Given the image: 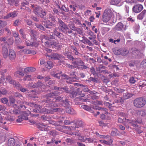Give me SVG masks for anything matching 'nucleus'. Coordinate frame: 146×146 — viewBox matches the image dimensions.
Wrapping results in <instances>:
<instances>
[{
    "instance_id": "nucleus-21",
    "label": "nucleus",
    "mask_w": 146,
    "mask_h": 146,
    "mask_svg": "<svg viewBox=\"0 0 146 146\" xmlns=\"http://www.w3.org/2000/svg\"><path fill=\"white\" fill-rule=\"evenodd\" d=\"M45 67L50 69H51L53 67V64L52 62L50 61H48L47 63L45 64Z\"/></svg>"
},
{
    "instance_id": "nucleus-28",
    "label": "nucleus",
    "mask_w": 146,
    "mask_h": 146,
    "mask_svg": "<svg viewBox=\"0 0 146 146\" xmlns=\"http://www.w3.org/2000/svg\"><path fill=\"white\" fill-rule=\"evenodd\" d=\"M67 134H68L70 135H74L76 136H77L78 137H80L81 134L79 131L76 132H72L66 133Z\"/></svg>"
},
{
    "instance_id": "nucleus-42",
    "label": "nucleus",
    "mask_w": 146,
    "mask_h": 146,
    "mask_svg": "<svg viewBox=\"0 0 146 146\" xmlns=\"http://www.w3.org/2000/svg\"><path fill=\"white\" fill-rule=\"evenodd\" d=\"M44 87V86L43 84L41 82H37V88H38V89H39V88H42Z\"/></svg>"
},
{
    "instance_id": "nucleus-34",
    "label": "nucleus",
    "mask_w": 146,
    "mask_h": 146,
    "mask_svg": "<svg viewBox=\"0 0 146 146\" xmlns=\"http://www.w3.org/2000/svg\"><path fill=\"white\" fill-rule=\"evenodd\" d=\"M133 96L132 94L126 93L123 95L124 98L125 99H127L130 98L131 97Z\"/></svg>"
},
{
    "instance_id": "nucleus-41",
    "label": "nucleus",
    "mask_w": 146,
    "mask_h": 146,
    "mask_svg": "<svg viewBox=\"0 0 146 146\" xmlns=\"http://www.w3.org/2000/svg\"><path fill=\"white\" fill-rule=\"evenodd\" d=\"M114 54L117 55H119L121 54V51L120 49H116L114 50Z\"/></svg>"
},
{
    "instance_id": "nucleus-45",
    "label": "nucleus",
    "mask_w": 146,
    "mask_h": 146,
    "mask_svg": "<svg viewBox=\"0 0 146 146\" xmlns=\"http://www.w3.org/2000/svg\"><path fill=\"white\" fill-rule=\"evenodd\" d=\"M85 16L87 17L89 16H90L92 14L91 11L90 10H88L84 12V14Z\"/></svg>"
},
{
    "instance_id": "nucleus-16",
    "label": "nucleus",
    "mask_w": 146,
    "mask_h": 146,
    "mask_svg": "<svg viewBox=\"0 0 146 146\" xmlns=\"http://www.w3.org/2000/svg\"><path fill=\"white\" fill-rule=\"evenodd\" d=\"M15 141L13 138H9L7 144L8 146H14L15 144Z\"/></svg>"
},
{
    "instance_id": "nucleus-59",
    "label": "nucleus",
    "mask_w": 146,
    "mask_h": 146,
    "mask_svg": "<svg viewBox=\"0 0 146 146\" xmlns=\"http://www.w3.org/2000/svg\"><path fill=\"white\" fill-rule=\"evenodd\" d=\"M64 123L65 125H68L73 123V122H70L69 120H65L64 121Z\"/></svg>"
},
{
    "instance_id": "nucleus-36",
    "label": "nucleus",
    "mask_w": 146,
    "mask_h": 146,
    "mask_svg": "<svg viewBox=\"0 0 146 146\" xmlns=\"http://www.w3.org/2000/svg\"><path fill=\"white\" fill-rule=\"evenodd\" d=\"M73 111V109L72 108L69 107H67L66 108V111L67 113L72 114H73L72 111Z\"/></svg>"
},
{
    "instance_id": "nucleus-39",
    "label": "nucleus",
    "mask_w": 146,
    "mask_h": 146,
    "mask_svg": "<svg viewBox=\"0 0 146 146\" xmlns=\"http://www.w3.org/2000/svg\"><path fill=\"white\" fill-rule=\"evenodd\" d=\"M19 103H20L19 104L21 108H26V106L25 105H22V104H26L27 103V102H25V101H20Z\"/></svg>"
},
{
    "instance_id": "nucleus-64",
    "label": "nucleus",
    "mask_w": 146,
    "mask_h": 146,
    "mask_svg": "<svg viewBox=\"0 0 146 146\" xmlns=\"http://www.w3.org/2000/svg\"><path fill=\"white\" fill-rule=\"evenodd\" d=\"M20 23V21L19 19L16 20L15 21L14 23V25L15 26H17L19 25Z\"/></svg>"
},
{
    "instance_id": "nucleus-10",
    "label": "nucleus",
    "mask_w": 146,
    "mask_h": 146,
    "mask_svg": "<svg viewBox=\"0 0 146 146\" xmlns=\"http://www.w3.org/2000/svg\"><path fill=\"white\" fill-rule=\"evenodd\" d=\"M73 123H74V125H75V127L78 128L80 127H82L83 125V122L80 120H76L74 121Z\"/></svg>"
},
{
    "instance_id": "nucleus-27",
    "label": "nucleus",
    "mask_w": 146,
    "mask_h": 146,
    "mask_svg": "<svg viewBox=\"0 0 146 146\" xmlns=\"http://www.w3.org/2000/svg\"><path fill=\"white\" fill-rule=\"evenodd\" d=\"M118 130L117 129L113 128L111 133L110 135L113 136H116L118 134Z\"/></svg>"
},
{
    "instance_id": "nucleus-38",
    "label": "nucleus",
    "mask_w": 146,
    "mask_h": 146,
    "mask_svg": "<svg viewBox=\"0 0 146 146\" xmlns=\"http://www.w3.org/2000/svg\"><path fill=\"white\" fill-rule=\"evenodd\" d=\"M106 67L105 66H104L102 65H100V67L97 68V70L99 71V73H102L104 71V70H102L101 69L102 68L103 69H105Z\"/></svg>"
},
{
    "instance_id": "nucleus-43",
    "label": "nucleus",
    "mask_w": 146,
    "mask_h": 146,
    "mask_svg": "<svg viewBox=\"0 0 146 146\" xmlns=\"http://www.w3.org/2000/svg\"><path fill=\"white\" fill-rule=\"evenodd\" d=\"M129 81L130 83L131 84H134L136 82L135 80L133 77H130L129 79Z\"/></svg>"
},
{
    "instance_id": "nucleus-57",
    "label": "nucleus",
    "mask_w": 146,
    "mask_h": 146,
    "mask_svg": "<svg viewBox=\"0 0 146 146\" xmlns=\"http://www.w3.org/2000/svg\"><path fill=\"white\" fill-rule=\"evenodd\" d=\"M7 92V91L5 89H3L1 90H0V93L2 94L5 95L6 94Z\"/></svg>"
},
{
    "instance_id": "nucleus-61",
    "label": "nucleus",
    "mask_w": 146,
    "mask_h": 146,
    "mask_svg": "<svg viewBox=\"0 0 146 146\" xmlns=\"http://www.w3.org/2000/svg\"><path fill=\"white\" fill-rule=\"evenodd\" d=\"M75 99L76 100V101H81L82 102H86L87 100L86 99L80 98H77Z\"/></svg>"
},
{
    "instance_id": "nucleus-24",
    "label": "nucleus",
    "mask_w": 146,
    "mask_h": 146,
    "mask_svg": "<svg viewBox=\"0 0 146 146\" xmlns=\"http://www.w3.org/2000/svg\"><path fill=\"white\" fill-rule=\"evenodd\" d=\"M69 79V80L66 81L67 83H71L72 82H76L78 80V78L76 77H70Z\"/></svg>"
},
{
    "instance_id": "nucleus-35",
    "label": "nucleus",
    "mask_w": 146,
    "mask_h": 146,
    "mask_svg": "<svg viewBox=\"0 0 146 146\" xmlns=\"http://www.w3.org/2000/svg\"><path fill=\"white\" fill-rule=\"evenodd\" d=\"M45 125L42 124H39L37 125V128H38L41 131H45Z\"/></svg>"
},
{
    "instance_id": "nucleus-14",
    "label": "nucleus",
    "mask_w": 146,
    "mask_h": 146,
    "mask_svg": "<svg viewBox=\"0 0 146 146\" xmlns=\"http://www.w3.org/2000/svg\"><path fill=\"white\" fill-rule=\"evenodd\" d=\"M146 15V10H144L137 15V18L138 19L141 20Z\"/></svg>"
},
{
    "instance_id": "nucleus-4",
    "label": "nucleus",
    "mask_w": 146,
    "mask_h": 146,
    "mask_svg": "<svg viewBox=\"0 0 146 146\" xmlns=\"http://www.w3.org/2000/svg\"><path fill=\"white\" fill-rule=\"evenodd\" d=\"M72 64L74 66L75 68H79L80 66L82 65L84 62L80 58H76L73 61Z\"/></svg>"
},
{
    "instance_id": "nucleus-1",
    "label": "nucleus",
    "mask_w": 146,
    "mask_h": 146,
    "mask_svg": "<svg viewBox=\"0 0 146 146\" xmlns=\"http://www.w3.org/2000/svg\"><path fill=\"white\" fill-rule=\"evenodd\" d=\"M58 22L59 24L58 28L60 31L65 33H68L69 34H71L72 33V31L71 30H69L67 25L62 21L59 19Z\"/></svg>"
},
{
    "instance_id": "nucleus-2",
    "label": "nucleus",
    "mask_w": 146,
    "mask_h": 146,
    "mask_svg": "<svg viewBox=\"0 0 146 146\" xmlns=\"http://www.w3.org/2000/svg\"><path fill=\"white\" fill-rule=\"evenodd\" d=\"M146 104V100L143 97H139L135 99L133 102L135 107L137 108H141L143 107Z\"/></svg>"
},
{
    "instance_id": "nucleus-53",
    "label": "nucleus",
    "mask_w": 146,
    "mask_h": 146,
    "mask_svg": "<svg viewBox=\"0 0 146 146\" xmlns=\"http://www.w3.org/2000/svg\"><path fill=\"white\" fill-rule=\"evenodd\" d=\"M60 94V93L58 92H55L54 93H50L48 94V96L49 97H52L53 96H55L56 94Z\"/></svg>"
},
{
    "instance_id": "nucleus-29",
    "label": "nucleus",
    "mask_w": 146,
    "mask_h": 146,
    "mask_svg": "<svg viewBox=\"0 0 146 146\" xmlns=\"http://www.w3.org/2000/svg\"><path fill=\"white\" fill-rule=\"evenodd\" d=\"M14 75L16 77H19L21 76H23L24 75V74L21 71H18L15 73Z\"/></svg>"
},
{
    "instance_id": "nucleus-5",
    "label": "nucleus",
    "mask_w": 146,
    "mask_h": 146,
    "mask_svg": "<svg viewBox=\"0 0 146 146\" xmlns=\"http://www.w3.org/2000/svg\"><path fill=\"white\" fill-rule=\"evenodd\" d=\"M143 8V6L140 4L134 5L133 8V11L135 13H138L141 11Z\"/></svg>"
},
{
    "instance_id": "nucleus-8",
    "label": "nucleus",
    "mask_w": 146,
    "mask_h": 146,
    "mask_svg": "<svg viewBox=\"0 0 146 146\" xmlns=\"http://www.w3.org/2000/svg\"><path fill=\"white\" fill-rule=\"evenodd\" d=\"M60 109L58 108H53L52 107L50 108L49 109H45L44 111L47 113H52L54 112H57L60 110Z\"/></svg>"
},
{
    "instance_id": "nucleus-13",
    "label": "nucleus",
    "mask_w": 146,
    "mask_h": 146,
    "mask_svg": "<svg viewBox=\"0 0 146 146\" xmlns=\"http://www.w3.org/2000/svg\"><path fill=\"white\" fill-rule=\"evenodd\" d=\"M2 53L3 56L5 58H7L8 55V50L6 47L3 46Z\"/></svg>"
},
{
    "instance_id": "nucleus-50",
    "label": "nucleus",
    "mask_w": 146,
    "mask_h": 146,
    "mask_svg": "<svg viewBox=\"0 0 146 146\" xmlns=\"http://www.w3.org/2000/svg\"><path fill=\"white\" fill-rule=\"evenodd\" d=\"M140 27L139 25H136L134 27V30L135 31H136L137 32L139 31L140 29Z\"/></svg>"
},
{
    "instance_id": "nucleus-15",
    "label": "nucleus",
    "mask_w": 146,
    "mask_h": 146,
    "mask_svg": "<svg viewBox=\"0 0 146 146\" xmlns=\"http://www.w3.org/2000/svg\"><path fill=\"white\" fill-rule=\"evenodd\" d=\"M9 57L11 60H13L15 58L16 55L15 52L12 50H9Z\"/></svg>"
},
{
    "instance_id": "nucleus-20",
    "label": "nucleus",
    "mask_w": 146,
    "mask_h": 146,
    "mask_svg": "<svg viewBox=\"0 0 146 146\" xmlns=\"http://www.w3.org/2000/svg\"><path fill=\"white\" fill-rule=\"evenodd\" d=\"M9 102L11 104H13V106L14 108L17 107V105L14 104L15 100V98L12 96H10L9 97Z\"/></svg>"
},
{
    "instance_id": "nucleus-47",
    "label": "nucleus",
    "mask_w": 146,
    "mask_h": 146,
    "mask_svg": "<svg viewBox=\"0 0 146 146\" xmlns=\"http://www.w3.org/2000/svg\"><path fill=\"white\" fill-rule=\"evenodd\" d=\"M1 100V102L4 104H7L8 101V100L6 98H2Z\"/></svg>"
},
{
    "instance_id": "nucleus-54",
    "label": "nucleus",
    "mask_w": 146,
    "mask_h": 146,
    "mask_svg": "<svg viewBox=\"0 0 146 146\" xmlns=\"http://www.w3.org/2000/svg\"><path fill=\"white\" fill-rule=\"evenodd\" d=\"M66 56L69 60H72V61L74 59V57L70 54H67Z\"/></svg>"
},
{
    "instance_id": "nucleus-31",
    "label": "nucleus",
    "mask_w": 146,
    "mask_h": 146,
    "mask_svg": "<svg viewBox=\"0 0 146 146\" xmlns=\"http://www.w3.org/2000/svg\"><path fill=\"white\" fill-rule=\"evenodd\" d=\"M121 0H111V3L113 5H117L119 3Z\"/></svg>"
},
{
    "instance_id": "nucleus-46",
    "label": "nucleus",
    "mask_w": 146,
    "mask_h": 146,
    "mask_svg": "<svg viewBox=\"0 0 146 146\" xmlns=\"http://www.w3.org/2000/svg\"><path fill=\"white\" fill-rule=\"evenodd\" d=\"M63 98V97H62L61 96H59L58 97L54 99L55 100V102H59L61 101V102H62L63 100H62V99Z\"/></svg>"
},
{
    "instance_id": "nucleus-22",
    "label": "nucleus",
    "mask_w": 146,
    "mask_h": 146,
    "mask_svg": "<svg viewBox=\"0 0 146 146\" xmlns=\"http://www.w3.org/2000/svg\"><path fill=\"white\" fill-rule=\"evenodd\" d=\"M17 15V12L15 11L10 13L8 14L6 16L7 18H8L10 17L12 18H14L16 17Z\"/></svg>"
},
{
    "instance_id": "nucleus-44",
    "label": "nucleus",
    "mask_w": 146,
    "mask_h": 146,
    "mask_svg": "<svg viewBox=\"0 0 146 146\" xmlns=\"http://www.w3.org/2000/svg\"><path fill=\"white\" fill-rule=\"evenodd\" d=\"M82 107L83 109L87 111H89L91 110V108L89 106L87 105H82Z\"/></svg>"
},
{
    "instance_id": "nucleus-11",
    "label": "nucleus",
    "mask_w": 146,
    "mask_h": 146,
    "mask_svg": "<svg viewBox=\"0 0 146 146\" xmlns=\"http://www.w3.org/2000/svg\"><path fill=\"white\" fill-rule=\"evenodd\" d=\"M6 81L9 82L10 83L14 85H15L16 86L18 87L19 86V84H16L14 80H13L11 77L9 76H7L6 79Z\"/></svg>"
},
{
    "instance_id": "nucleus-6",
    "label": "nucleus",
    "mask_w": 146,
    "mask_h": 146,
    "mask_svg": "<svg viewBox=\"0 0 146 146\" xmlns=\"http://www.w3.org/2000/svg\"><path fill=\"white\" fill-rule=\"evenodd\" d=\"M115 29L116 31H123V30H125L123 24L121 22H119L115 27Z\"/></svg>"
},
{
    "instance_id": "nucleus-9",
    "label": "nucleus",
    "mask_w": 146,
    "mask_h": 146,
    "mask_svg": "<svg viewBox=\"0 0 146 146\" xmlns=\"http://www.w3.org/2000/svg\"><path fill=\"white\" fill-rule=\"evenodd\" d=\"M81 92H78L77 91H73L70 94V96L71 97H75L77 94H78L80 95V97H83L84 96V94H81Z\"/></svg>"
},
{
    "instance_id": "nucleus-58",
    "label": "nucleus",
    "mask_w": 146,
    "mask_h": 146,
    "mask_svg": "<svg viewBox=\"0 0 146 146\" xmlns=\"http://www.w3.org/2000/svg\"><path fill=\"white\" fill-rule=\"evenodd\" d=\"M6 25V23L5 22L1 21L0 20V27H3L5 26Z\"/></svg>"
},
{
    "instance_id": "nucleus-62",
    "label": "nucleus",
    "mask_w": 146,
    "mask_h": 146,
    "mask_svg": "<svg viewBox=\"0 0 146 146\" xmlns=\"http://www.w3.org/2000/svg\"><path fill=\"white\" fill-rule=\"evenodd\" d=\"M46 39H48V40L52 39H55V37L53 35H49L48 36L47 38H46Z\"/></svg>"
},
{
    "instance_id": "nucleus-55",
    "label": "nucleus",
    "mask_w": 146,
    "mask_h": 146,
    "mask_svg": "<svg viewBox=\"0 0 146 146\" xmlns=\"http://www.w3.org/2000/svg\"><path fill=\"white\" fill-rule=\"evenodd\" d=\"M21 42L20 39L19 38H17L15 40V43L17 44H19L21 43Z\"/></svg>"
},
{
    "instance_id": "nucleus-30",
    "label": "nucleus",
    "mask_w": 146,
    "mask_h": 146,
    "mask_svg": "<svg viewBox=\"0 0 146 146\" xmlns=\"http://www.w3.org/2000/svg\"><path fill=\"white\" fill-rule=\"evenodd\" d=\"M14 95L15 97L20 98L21 100H24V98L20 93L16 92L14 93Z\"/></svg>"
},
{
    "instance_id": "nucleus-56",
    "label": "nucleus",
    "mask_w": 146,
    "mask_h": 146,
    "mask_svg": "<svg viewBox=\"0 0 146 146\" xmlns=\"http://www.w3.org/2000/svg\"><path fill=\"white\" fill-rule=\"evenodd\" d=\"M23 51L26 54H29L31 53L32 52L30 50L25 49L23 50Z\"/></svg>"
},
{
    "instance_id": "nucleus-23",
    "label": "nucleus",
    "mask_w": 146,
    "mask_h": 146,
    "mask_svg": "<svg viewBox=\"0 0 146 146\" xmlns=\"http://www.w3.org/2000/svg\"><path fill=\"white\" fill-rule=\"evenodd\" d=\"M24 119H27V117H25L23 115H21L18 117V119H17L16 121L18 122H20L22 121Z\"/></svg>"
},
{
    "instance_id": "nucleus-19",
    "label": "nucleus",
    "mask_w": 146,
    "mask_h": 146,
    "mask_svg": "<svg viewBox=\"0 0 146 146\" xmlns=\"http://www.w3.org/2000/svg\"><path fill=\"white\" fill-rule=\"evenodd\" d=\"M62 128L64 129H66V130H67V131H71L75 130L76 127H75V126H71L68 127L65 126H62Z\"/></svg>"
},
{
    "instance_id": "nucleus-3",
    "label": "nucleus",
    "mask_w": 146,
    "mask_h": 146,
    "mask_svg": "<svg viewBox=\"0 0 146 146\" xmlns=\"http://www.w3.org/2000/svg\"><path fill=\"white\" fill-rule=\"evenodd\" d=\"M113 13L110 9H106L104 11L102 18V20L104 22L109 21Z\"/></svg>"
},
{
    "instance_id": "nucleus-18",
    "label": "nucleus",
    "mask_w": 146,
    "mask_h": 146,
    "mask_svg": "<svg viewBox=\"0 0 146 146\" xmlns=\"http://www.w3.org/2000/svg\"><path fill=\"white\" fill-rule=\"evenodd\" d=\"M34 41L33 42H27L26 44L27 46H34L35 47H36V38H35L34 39L33 38Z\"/></svg>"
},
{
    "instance_id": "nucleus-40",
    "label": "nucleus",
    "mask_w": 146,
    "mask_h": 146,
    "mask_svg": "<svg viewBox=\"0 0 146 146\" xmlns=\"http://www.w3.org/2000/svg\"><path fill=\"white\" fill-rule=\"evenodd\" d=\"M129 52L126 49H124L121 51V54L123 56H126L129 53Z\"/></svg>"
},
{
    "instance_id": "nucleus-17",
    "label": "nucleus",
    "mask_w": 146,
    "mask_h": 146,
    "mask_svg": "<svg viewBox=\"0 0 146 146\" xmlns=\"http://www.w3.org/2000/svg\"><path fill=\"white\" fill-rule=\"evenodd\" d=\"M100 142L102 143H104L108 145H112L113 141L111 139H110L108 141L106 140H100Z\"/></svg>"
},
{
    "instance_id": "nucleus-33",
    "label": "nucleus",
    "mask_w": 146,
    "mask_h": 146,
    "mask_svg": "<svg viewBox=\"0 0 146 146\" xmlns=\"http://www.w3.org/2000/svg\"><path fill=\"white\" fill-rule=\"evenodd\" d=\"M46 15V13L44 11H41V13H39L37 12V16H39L42 18H43Z\"/></svg>"
},
{
    "instance_id": "nucleus-51",
    "label": "nucleus",
    "mask_w": 146,
    "mask_h": 146,
    "mask_svg": "<svg viewBox=\"0 0 146 146\" xmlns=\"http://www.w3.org/2000/svg\"><path fill=\"white\" fill-rule=\"evenodd\" d=\"M60 91H62L63 92H65L66 93H68L69 92L68 88L66 87H61Z\"/></svg>"
},
{
    "instance_id": "nucleus-63",
    "label": "nucleus",
    "mask_w": 146,
    "mask_h": 146,
    "mask_svg": "<svg viewBox=\"0 0 146 146\" xmlns=\"http://www.w3.org/2000/svg\"><path fill=\"white\" fill-rule=\"evenodd\" d=\"M66 65H67V67L68 68L73 69L75 68V67L73 65H72L68 64H66Z\"/></svg>"
},
{
    "instance_id": "nucleus-25",
    "label": "nucleus",
    "mask_w": 146,
    "mask_h": 146,
    "mask_svg": "<svg viewBox=\"0 0 146 146\" xmlns=\"http://www.w3.org/2000/svg\"><path fill=\"white\" fill-rule=\"evenodd\" d=\"M104 103L106 106H108L110 110L112 111H113V110L114 109L113 108H114L115 107L114 106H113L112 105V104H110L109 103L107 102H104Z\"/></svg>"
},
{
    "instance_id": "nucleus-60",
    "label": "nucleus",
    "mask_w": 146,
    "mask_h": 146,
    "mask_svg": "<svg viewBox=\"0 0 146 146\" xmlns=\"http://www.w3.org/2000/svg\"><path fill=\"white\" fill-rule=\"evenodd\" d=\"M51 45H53L54 46H58V43L57 42L52 41L50 42Z\"/></svg>"
},
{
    "instance_id": "nucleus-52",
    "label": "nucleus",
    "mask_w": 146,
    "mask_h": 146,
    "mask_svg": "<svg viewBox=\"0 0 146 146\" xmlns=\"http://www.w3.org/2000/svg\"><path fill=\"white\" fill-rule=\"evenodd\" d=\"M84 41L89 46H92L93 45L92 43L87 38L84 40Z\"/></svg>"
},
{
    "instance_id": "nucleus-26",
    "label": "nucleus",
    "mask_w": 146,
    "mask_h": 146,
    "mask_svg": "<svg viewBox=\"0 0 146 146\" xmlns=\"http://www.w3.org/2000/svg\"><path fill=\"white\" fill-rule=\"evenodd\" d=\"M36 70V68L32 67L26 68L24 69L25 72H33Z\"/></svg>"
},
{
    "instance_id": "nucleus-12",
    "label": "nucleus",
    "mask_w": 146,
    "mask_h": 146,
    "mask_svg": "<svg viewBox=\"0 0 146 146\" xmlns=\"http://www.w3.org/2000/svg\"><path fill=\"white\" fill-rule=\"evenodd\" d=\"M136 113L137 115L141 116L142 117L146 118V110H137L136 111Z\"/></svg>"
},
{
    "instance_id": "nucleus-32",
    "label": "nucleus",
    "mask_w": 146,
    "mask_h": 146,
    "mask_svg": "<svg viewBox=\"0 0 146 146\" xmlns=\"http://www.w3.org/2000/svg\"><path fill=\"white\" fill-rule=\"evenodd\" d=\"M33 79L31 75H27L25 76L23 78V80L24 81H30Z\"/></svg>"
},
{
    "instance_id": "nucleus-7",
    "label": "nucleus",
    "mask_w": 146,
    "mask_h": 146,
    "mask_svg": "<svg viewBox=\"0 0 146 146\" xmlns=\"http://www.w3.org/2000/svg\"><path fill=\"white\" fill-rule=\"evenodd\" d=\"M47 56L50 57L51 58L54 59V60H59L61 58H63L60 54H58L56 53H54L51 55H48Z\"/></svg>"
},
{
    "instance_id": "nucleus-49",
    "label": "nucleus",
    "mask_w": 146,
    "mask_h": 146,
    "mask_svg": "<svg viewBox=\"0 0 146 146\" xmlns=\"http://www.w3.org/2000/svg\"><path fill=\"white\" fill-rule=\"evenodd\" d=\"M18 106H17V107H16L15 108H14L15 109L13 110V114H17L19 113V110H18L17 109L15 108L16 107H17V108Z\"/></svg>"
},
{
    "instance_id": "nucleus-37",
    "label": "nucleus",
    "mask_w": 146,
    "mask_h": 146,
    "mask_svg": "<svg viewBox=\"0 0 146 146\" xmlns=\"http://www.w3.org/2000/svg\"><path fill=\"white\" fill-rule=\"evenodd\" d=\"M62 105L65 107H67L70 105L69 103V101L68 100H65V101L63 100L62 101Z\"/></svg>"
},
{
    "instance_id": "nucleus-48",
    "label": "nucleus",
    "mask_w": 146,
    "mask_h": 146,
    "mask_svg": "<svg viewBox=\"0 0 146 146\" xmlns=\"http://www.w3.org/2000/svg\"><path fill=\"white\" fill-rule=\"evenodd\" d=\"M86 143H91L93 141V140L92 139L90 138H85Z\"/></svg>"
}]
</instances>
